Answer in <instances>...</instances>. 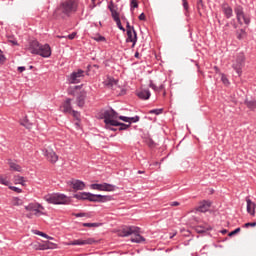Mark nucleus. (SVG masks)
Segmentation results:
<instances>
[{
    "instance_id": "4be33fe9",
    "label": "nucleus",
    "mask_w": 256,
    "mask_h": 256,
    "mask_svg": "<svg viewBox=\"0 0 256 256\" xmlns=\"http://www.w3.org/2000/svg\"><path fill=\"white\" fill-rule=\"evenodd\" d=\"M247 211L250 215H255V203L251 199L246 198Z\"/></svg>"
},
{
    "instance_id": "9b49d317",
    "label": "nucleus",
    "mask_w": 256,
    "mask_h": 256,
    "mask_svg": "<svg viewBox=\"0 0 256 256\" xmlns=\"http://www.w3.org/2000/svg\"><path fill=\"white\" fill-rule=\"evenodd\" d=\"M220 7L226 19H231V17H233V8L231 7V5H229V3L223 2Z\"/></svg>"
},
{
    "instance_id": "f3484780",
    "label": "nucleus",
    "mask_w": 256,
    "mask_h": 256,
    "mask_svg": "<svg viewBox=\"0 0 256 256\" xmlns=\"http://www.w3.org/2000/svg\"><path fill=\"white\" fill-rule=\"evenodd\" d=\"M211 208V201L209 200H204L200 202L197 211L200 213H207V211Z\"/></svg>"
},
{
    "instance_id": "6e6d98bb",
    "label": "nucleus",
    "mask_w": 256,
    "mask_h": 256,
    "mask_svg": "<svg viewBox=\"0 0 256 256\" xmlns=\"http://www.w3.org/2000/svg\"><path fill=\"white\" fill-rule=\"evenodd\" d=\"M118 119H120V121H124V123H129V117H127V116H119L118 115Z\"/></svg>"
},
{
    "instance_id": "ea45409f",
    "label": "nucleus",
    "mask_w": 256,
    "mask_h": 256,
    "mask_svg": "<svg viewBox=\"0 0 256 256\" xmlns=\"http://www.w3.org/2000/svg\"><path fill=\"white\" fill-rule=\"evenodd\" d=\"M71 113L76 121H81V113L75 110H72Z\"/></svg>"
},
{
    "instance_id": "bb28decb",
    "label": "nucleus",
    "mask_w": 256,
    "mask_h": 256,
    "mask_svg": "<svg viewBox=\"0 0 256 256\" xmlns=\"http://www.w3.org/2000/svg\"><path fill=\"white\" fill-rule=\"evenodd\" d=\"M8 165L12 171L21 172V166L11 160H9Z\"/></svg>"
},
{
    "instance_id": "412c9836",
    "label": "nucleus",
    "mask_w": 256,
    "mask_h": 256,
    "mask_svg": "<svg viewBox=\"0 0 256 256\" xmlns=\"http://www.w3.org/2000/svg\"><path fill=\"white\" fill-rule=\"evenodd\" d=\"M150 89H153L156 93H161V91H165V84H161L159 87L153 83V80H150L149 82Z\"/></svg>"
},
{
    "instance_id": "774afa93",
    "label": "nucleus",
    "mask_w": 256,
    "mask_h": 256,
    "mask_svg": "<svg viewBox=\"0 0 256 256\" xmlns=\"http://www.w3.org/2000/svg\"><path fill=\"white\" fill-rule=\"evenodd\" d=\"M134 57H135L136 59H139V52H135Z\"/></svg>"
},
{
    "instance_id": "dca6fc26",
    "label": "nucleus",
    "mask_w": 256,
    "mask_h": 256,
    "mask_svg": "<svg viewBox=\"0 0 256 256\" xmlns=\"http://www.w3.org/2000/svg\"><path fill=\"white\" fill-rule=\"evenodd\" d=\"M137 97L142 101H147L151 98V91L149 89H141L136 92Z\"/></svg>"
},
{
    "instance_id": "5701e85b",
    "label": "nucleus",
    "mask_w": 256,
    "mask_h": 256,
    "mask_svg": "<svg viewBox=\"0 0 256 256\" xmlns=\"http://www.w3.org/2000/svg\"><path fill=\"white\" fill-rule=\"evenodd\" d=\"M74 199H78L79 201H89V192H80L74 194Z\"/></svg>"
},
{
    "instance_id": "5fc2aeb1",
    "label": "nucleus",
    "mask_w": 256,
    "mask_h": 256,
    "mask_svg": "<svg viewBox=\"0 0 256 256\" xmlns=\"http://www.w3.org/2000/svg\"><path fill=\"white\" fill-rule=\"evenodd\" d=\"M244 227L247 229L249 227H256V222H248L244 224Z\"/></svg>"
},
{
    "instance_id": "2f4dec72",
    "label": "nucleus",
    "mask_w": 256,
    "mask_h": 256,
    "mask_svg": "<svg viewBox=\"0 0 256 256\" xmlns=\"http://www.w3.org/2000/svg\"><path fill=\"white\" fill-rule=\"evenodd\" d=\"M94 41H97V43L105 42L107 41V38L102 36L101 34H96L95 36L92 37Z\"/></svg>"
},
{
    "instance_id": "39448f33",
    "label": "nucleus",
    "mask_w": 256,
    "mask_h": 256,
    "mask_svg": "<svg viewBox=\"0 0 256 256\" xmlns=\"http://www.w3.org/2000/svg\"><path fill=\"white\" fill-rule=\"evenodd\" d=\"M243 67H245V54L243 52H239L234 56V60L232 62V69L236 71L238 77H241L243 74Z\"/></svg>"
},
{
    "instance_id": "f8f14e48",
    "label": "nucleus",
    "mask_w": 256,
    "mask_h": 256,
    "mask_svg": "<svg viewBox=\"0 0 256 256\" xmlns=\"http://www.w3.org/2000/svg\"><path fill=\"white\" fill-rule=\"evenodd\" d=\"M127 38L126 43H132V49L137 45V31L134 30H128L126 31Z\"/></svg>"
},
{
    "instance_id": "a211bd4d",
    "label": "nucleus",
    "mask_w": 256,
    "mask_h": 256,
    "mask_svg": "<svg viewBox=\"0 0 256 256\" xmlns=\"http://www.w3.org/2000/svg\"><path fill=\"white\" fill-rule=\"evenodd\" d=\"M93 243H95V240H93L92 238H88L86 240L83 239H78V240H74L72 242H70V245H93Z\"/></svg>"
},
{
    "instance_id": "7ed1b4c3",
    "label": "nucleus",
    "mask_w": 256,
    "mask_h": 256,
    "mask_svg": "<svg viewBox=\"0 0 256 256\" xmlns=\"http://www.w3.org/2000/svg\"><path fill=\"white\" fill-rule=\"evenodd\" d=\"M43 199L50 205H69V203H71V199L61 193L46 194Z\"/></svg>"
},
{
    "instance_id": "1a4fd4ad",
    "label": "nucleus",
    "mask_w": 256,
    "mask_h": 256,
    "mask_svg": "<svg viewBox=\"0 0 256 256\" xmlns=\"http://www.w3.org/2000/svg\"><path fill=\"white\" fill-rule=\"evenodd\" d=\"M90 187L95 191H108V192L115 191V189L117 188L115 185L109 184V183L91 184Z\"/></svg>"
},
{
    "instance_id": "f03ea898",
    "label": "nucleus",
    "mask_w": 256,
    "mask_h": 256,
    "mask_svg": "<svg viewBox=\"0 0 256 256\" xmlns=\"http://www.w3.org/2000/svg\"><path fill=\"white\" fill-rule=\"evenodd\" d=\"M141 228L137 226H126L122 228L119 232L120 237H129L130 235H134L131 238L132 243H143L145 238L141 236Z\"/></svg>"
},
{
    "instance_id": "bf43d9fd",
    "label": "nucleus",
    "mask_w": 256,
    "mask_h": 256,
    "mask_svg": "<svg viewBox=\"0 0 256 256\" xmlns=\"http://www.w3.org/2000/svg\"><path fill=\"white\" fill-rule=\"evenodd\" d=\"M113 7H115V4L113 3V0H111V1H110V4L108 5V9H109L110 12H111V10H112V11H115V10L113 9Z\"/></svg>"
},
{
    "instance_id": "864d4df0",
    "label": "nucleus",
    "mask_w": 256,
    "mask_h": 256,
    "mask_svg": "<svg viewBox=\"0 0 256 256\" xmlns=\"http://www.w3.org/2000/svg\"><path fill=\"white\" fill-rule=\"evenodd\" d=\"M135 30V27L131 26L129 21H126V31H133Z\"/></svg>"
},
{
    "instance_id": "052dcab7",
    "label": "nucleus",
    "mask_w": 256,
    "mask_h": 256,
    "mask_svg": "<svg viewBox=\"0 0 256 256\" xmlns=\"http://www.w3.org/2000/svg\"><path fill=\"white\" fill-rule=\"evenodd\" d=\"M201 7H203V0H198L197 1V9L199 11V9H201Z\"/></svg>"
},
{
    "instance_id": "6e6552de",
    "label": "nucleus",
    "mask_w": 256,
    "mask_h": 256,
    "mask_svg": "<svg viewBox=\"0 0 256 256\" xmlns=\"http://www.w3.org/2000/svg\"><path fill=\"white\" fill-rule=\"evenodd\" d=\"M42 155H44V157H46V159H47V161H49V163L55 164L57 161H59V156L51 148L42 149Z\"/></svg>"
},
{
    "instance_id": "3c124183",
    "label": "nucleus",
    "mask_w": 256,
    "mask_h": 256,
    "mask_svg": "<svg viewBox=\"0 0 256 256\" xmlns=\"http://www.w3.org/2000/svg\"><path fill=\"white\" fill-rule=\"evenodd\" d=\"M241 231V228H236L235 230L231 231L228 235L229 237H233V235H237Z\"/></svg>"
},
{
    "instance_id": "c9c22d12",
    "label": "nucleus",
    "mask_w": 256,
    "mask_h": 256,
    "mask_svg": "<svg viewBox=\"0 0 256 256\" xmlns=\"http://www.w3.org/2000/svg\"><path fill=\"white\" fill-rule=\"evenodd\" d=\"M141 117L139 116H134V117H129L128 125H131V123H139Z\"/></svg>"
},
{
    "instance_id": "423d86ee",
    "label": "nucleus",
    "mask_w": 256,
    "mask_h": 256,
    "mask_svg": "<svg viewBox=\"0 0 256 256\" xmlns=\"http://www.w3.org/2000/svg\"><path fill=\"white\" fill-rule=\"evenodd\" d=\"M102 118L104 119L105 126L115 125L118 121L117 119H119V113L110 108L103 111Z\"/></svg>"
},
{
    "instance_id": "e2e57ef3",
    "label": "nucleus",
    "mask_w": 256,
    "mask_h": 256,
    "mask_svg": "<svg viewBox=\"0 0 256 256\" xmlns=\"http://www.w3.org/2000/svg\"><path fill=\"white\" fill-rule=\"evenodd\" d=\"M171 207H179V202L174 201L170 203Z\"/></svg>"
},
{
    "instance_id": "cd10ccee",
    "label": "nucleus",
    "mask_w": 256,
    "mask_h": 256,
    "mask_svg": "<svg viewBox=\"0 0 256 256\" xmlns=\"http://www.w3.org/2000/svg\"><path fill=\"white\" fill-rule=\"evenodd\" d=\"M37 207H41V204L39 203H30L27 206H25L26 211H36Z\"/></svg>"
},
{
    "instance_id": "13d9d810",
    "label": "nucleus",
    "mask_w": 256,
    "mask_h": 256,
    "mask_svg": "<svg viewBox=\"0 0 256 256\" xmlns=\"http://www.w3.org/2000/svg\"><path fill=\"white\" fill-rule=\"evenodd\" d=\"M229 27H231V24L226 23L223 27V31L225 34L229 33Z\"/></svg>"
},
{
    "instance_id": "9d476101",
    "label": "nucleus",
    "mask_w": 256,
    "mask_h": 256,
    "mask_svg": "<svg viewBox=\"0 0 256 256\" xmlns=\"http://www.w3.org/2000/svg\"><path fill=\"white\" fill-rule=\"evenodd\" d=\"M36 55L48 58L51 55V46H49V44L40 45V47L38 48V53H36Z\"/></svg>"
},
{
    "instance_id": "4c0bfd02",
    "label": "nucleus",
    "mask_w": 256,
    "mask_h": 256,
    "mask_svg": "<svg viewBox=\"0 0 256 256\" xmlns=\"http://www.w3.org/2000/svg\"><path fill=\"white\" fill-rule=\"evenodd\" d=\"M36 235H39L40 237H44V239H49L50 241H53V237L45 234V232L37 231Z\"/></svg>"
},
{
    "instance_id": "7c9ffc66",
    "label": "nucleus",
    "mask_w": 256,
    "mask_h": 256,
    "mask_svg": "<svg viewBox=\"0 0 256 256\" xmlns=\"http://www.w3.org/2000/svg\"><path fill=\"white\" fill-rule=\"evenodd\" d=\"M182 5H183V9H184V14H185V17H189V2H187V0H182Z\"/></svg>"
},
{
    "instance_id": "0eeeda50",
    "label": "nucleus",
    "mask_w": 256,
    "mask_h": 256,
    "mask_svg": "<svg viewBox=\"0 0 256 256\" xmlns=\"http://www.w3.org/2000/svg\"><path fill=\"white\" fill-rule=\"evenodd\" d=\"M88 201H90L92 203H108V201H113V196L93 194V193L89 192Z\"/></svg>"
},
{
    "instance_id": "de8ad7c7",
    "label": "nucleus",
    "mask_w": 256,
    "mask_h": 256,
    "mask_svg": "<svg viewBox=\"0 0 256 256\" xmlns=\"http://www.w3.org/2000/svg\"><path fill=\"white\" fill-rule=\"evenodd\" d=\"M115 23L118 29H120V31H123V33H125L126 30H125V27H123V25L121 24V20H116Z\"/></svg>"
},
{
    "instance_id": "4d7b16f0",
    "label": "nucleus",
    "mask_w": 256,
    "mask_h": 256,
    "mask_svg": "<svg viewBox=\"0 0 256 256\" xmlns=\"http://www.w3.org/2000/svg\"><path fill=\"white\" fill-rule=\"evenodd\" d=\"M75 37H77V32H72L71 34H69L67 36V39H70V41H73V39H75Z\"/></svg>"
},
{
    "instance_id": "a878e982",
    "label": "nucleus",
    "mask_w": 256,
    "mask_h": 256,
    "mask_svg": "<svg viewBox=\"0 0 256 256\" xmlns=\"http://www.w3.org/2000/svg\"><path fill=\"white\" fill-rule=\"evenodd\" d=\"M236 35H237V39L241 41L245 39V36L247 35V31L245 30V28H241L240 30L236 31Z\"/></svg>"
},
{
    "instance_id": "2eb2a0df",
    "label": "nucleus",
    "mask_w": 256,
    "mask_h": 256,
    "mask_svg": "<svg viewBox=\"0 0 256 256\" xmlns=\"http://www.w3.org/2000/svg\"><path fill=\"white\" fill-rule=\"evenodd\" d=\"M68 185H71L74 191H83L85 189V182L81 180H71L68 182Z\"/></svg>"
},
{
    "instance_id": "a19ab883",
    "label": "nucleus",
    "mask_w": 256,
    "mask_h": 256,
    "mask_svg": "<svg viewBox=\"0 0 256 256\" xmlns=\"http://www.w3.org/2000/svg\"><path fill=\"white\" fill-rule=\"evenodd\" d=\"M82 227H101V223H83Z\"/></svg>"
},
{
    "instance_id": "69168bd1",
    "label": "nucleus",
    "mask_w": 256,
    "mask_h": 256,
    "mask_svg": "<svg viewBox=\"0 0 256 256\" xmlns=\"http://www.w3.org/2000/svg\"><path fill=\"white\" fill-rule=\"evenodd\" d=\"M76 217H85V213H76L74 214Z\"/></svg>"
},
{
    "instance_id": "aec40b11",
    "label": "nucleus",
    "mask_w": 256,
    "mask_h": 256,
    "mask_svg": "<svg viewBox=\"0 0 256 256\" xmlns=\"http://www.w3.org/2000/svg\"><path fill=\"white\" fill-rule=\"evenodd\" d=\"M213 227L209 224H203L196 226V232L198 233H207V231H212Z\"/></svg>"
},
{
    "instance_id": "0e129e2a",
    "label": "nucleus",
    "mask_w": 256,
    "mask_h": 256,
    "mask_svg": "<svg viewBox=\"0 0 256 256\" xmlns=\"http://www.w3.org/2000/svg\"><path fill=\"white\" fill-rule=\"evenodd\" d=\"M25 67L24 66H20V67H18V71H19V73H23V71H25Z\"/></svg>"
},
{
    "instance_id": "f704fd0d",
    "label": "nucleus",
    "mask_w": 256,
    "mask_h": 256,
    "mask_svg": "<svg viewBox=\"0 0 256 256\" xmlns=\"http://www.w3.org/2000/svg\"><path fill=\"white\" fill-rule=\"evenodd\" d=\"M110 13H111L112 19H114V21L121 20V18L119 17V12H117V10H112L111 9Z\"/></svg>"
},
{
    "instance_id": "ddd939ff",
    "label": "nucleus",
    "mask_w": 256,
    "mask_h": 256,
    "mask_svg": "<svg viewBox=\"0 0 256 256\" xmlns=\"http://www.w3.org/2000/svg\"><path fill=\"white\" fill-rule=\"evenodd\" d=\"M84 73H85V71H83V70H81V69H79V70L76 71V72H72V73L70 74V76H69V81H70V83H72V84H77V83H79V82H80L79 79H81V77L84 76Z\"/></svg>"
},
{
    "instance_id": "473e14b6",
    "label": "nucleus",
    "mask_w": 256,
    "mask_h": 256,
    "mask_svg": "<svg viewBox=\"0 0 256 256\" xmlns=\"http://www.w3.org/2000/svg\"><path fill=\"white\" fill-rule=\"evenodd\" d=\"M33 211H34V215L36 217H39V215H43V212L41 211H45V207H43V205L40 204V206H36V210H33Z\"/></svg>"
},
{
    "instance_id": "f257e3e1",
    "label": "nucleus",
    "mask_w": 256,
    "mask_h": 256,
    "mask_svg": "<svg viewBox=\"0 0 256 256\" xmlns=\"http://www.w3.org/2000/svg\"><path fill=\"white\" fill-rule=\"evenodd\" d=\"M79 9V2L77 0H66L60 3V5L54 11V17H71L73 13H77Z\"/></svg>"
},
{
    "instance_id": "c03bdc74",
    "label": "nucleus",
    "mask_w": 256,
    "mask_h": 256,
    "mask_svg": "<svg viewBox=\"0 0 256 256\" xmlns=\"http://www.w3.org/2000/svg\"><path fill=\"white\" fill-rule=\"evenodd\" d=\"M0 184L9 187L10 182L9 180H7V178H3V176H0Z\"/></svg>"
},
{
    "instance_id": "8fccbe9b",
    "label": "nucleus",
    "mask_w": 256,
    "mask_h": 256,
    "mask_svg": "<svg viewBox=\"0 0 256 256\" xmlns=\"http://www.w3.org/2000/svg\"><path fill=\"white\" fill-rule=\"evenodd\" d=\"M6 59L5 55H3V51L0 49V64L5 63Z\"/></svg>"
},
{
    "instance_id": "680f3d73",
    "label": "nucleus",
    "mask_w": 256,
    "mask_h": 256,
    "mask_svg": "<svg viewBox=\"0 0 256 256\" xmlns=\"http://www.w3.org/2000/svg\"><path fill=\"white\" fill-rule=\"evenodd\" d=\"M138 19H139L140 21H145V19H146L145 13H141V14L139 15Z\"/></svg>"
},
{
    "instance_id": "4468645a",
    "label": "nucleus",
    "mask_w": 256,
    "mask_h": 256,
    "mask_svg": "<svg viewBox=\"0 0 256 256\" xmlns=\"http://www.w3.org/2000/svg\"><path fill=\"white\" fill-rule=\"evenodd\" d=\"M39 47H41V44L37 40H32L29 42L27 50L32 53V55H37L39 53Z\"/></svg>"
},
{
    "instance_id": "b1692460",
    "label": "nucleus",
    "mask_w": 256,
    "mask_h": 256,
    "mask_svg": "<svg viewBox=\"0 0 256 256\" xmlns=\"http://www.w3.org/2000/svg\"><path fill=\"white\" fill-rule=\"evenodd\" d=\"M20 125H22V127H25L26 129H31V127H33V124L30 123L29 118H27V116L20 120Z\"/></svg>"
},
{
    "instance_id": "20e7f679",
    "label": "nucleus",
    "mask_w": 256,
    "mask_h": 256,
    "mask_svg": "<svg viewBox=\"0 0 256 256\" xmlns=\"http://www.w3.org/2000/svg\"><path fill=\"white\" fill-rule=\"evenodd\" d=\"M234 13L236 15V20L239 25H251V16L245 13V8L242 5L236 4L234 7Z\"/></svg>"
},
{
    "instance_id": "e433bc0d",
    "label": "nucleus",
    "mask_w": 256,
    "mask_h": 256,
    "mask_svg": "<svg viewBox=\"0 0 256 256\" xmlns=\"http://www.w3.org/2000/svg\"><path fill=\"white\" fill-rule=\"evenodd\" d=\"M161 113H163L162 108L152 109V110L149 111L150 115H161Z\"/></svg>"
},
{
    "instance_id": "09e8293b",
    "label": "nucleus",
    "mask_w": 256,
    "mask_h": 256,
    "mask_svg": "<svg viewBox=\"0 0 256 256\" xmlns=\"http://www.w3.org/2000/svg\"><path fill=\"white\" fill-rule=\"evenodd\" d=\"M9 189H11V191H15V193H22V189L19 187H15V186H9Z\"/></svg>"
},
{
    "instance_id": "79ce46f5",
    "label": "nucleus",
    "mask_w": 256,
    "mask_h": 256,
    "mask_svg": "<svg viewBox=\"0 0 256 256\" xmlns=\"http://www.w3.org/2000/svg\"><path fill=\"white\" fill-rule=\"evenodd\" d=\"M16 183H19L20 185H25V177L23 176H17L15 178Z\"/></svg>"
},
{
    "instance_id": "58836bf2",
    "label": "nucleus",
    "mask_w": 256,
    "mask_h": 256,
    "mask_svg": "<svg viewBox=\"0 0 256 256\" xmlns=\"http://www.w3.org/2000/svg\"><path fill=\"white\" fill-rule=\"evenodd\" d=\"M45 249H57V244L53 242H46L44 245Z\"/></svg>"
},
{
    "instance_id": "603ef678",
    "label": "nucleus",
    "mask_w": 256,
    "mask_h": 256,
    "mask_svg": "<svg viewBox=\"0 0 256 256\" xmlns=\"http://www.w3.org/2000/svg\"><path fill=\"white\" fill-rule=\"evenodd\" d=\"M108 87H113L114 85H117V80H115V79H110L109 81H108Z\"/></svg>"
},
{
    "instance_id": "a18cd8bd",
    "label": "nucleus",
    "mask_w": 256,
    "mask_h": 256,
    "mask_svg": "<svg viewBox=\"0 0 256 256\" xmlns=\"http://www.w3.org/2000/svg\"><path fill=\"white\" fill-rule=\"evenodd\" d=\"M118 125H106L105 129H107L108 131H119V128H117Z\"/></svg>"
},
{
    "instance_id": "c85d7f7f",
    "label": "nucleus",
    "mask_w": 256,
    "mask_h": 256,
    "mask_svg": "<svg viewBox=\"0 0 256 256\" xmlns=\"http://www.w3.org/2000/svg\"><path fill=\"white\" fill-rule=\"evenodd\" d=\"M245 105L248 107V109H251V111H255L256 109V100H246Z\"/></svg>"
},
{
    "instance_id": "49530a36",
    "label": "nucleus",
    "mask_w": 256,
    "mask_h": 256,
    "mask_svg": "<svg viewBox=\"0 0 256 256\" xmlns=\"http://www.w3.org/2000/svg\"><path fill=\"white\" fill-rule=\"evenodd\" d=\"M221 81L226 86H228L230 84L229 79L227 78V76L225 74L221 75Z\"/></svg>"
},
{
    "instance_id": "72a5a7b5",
    "label": "nucleus",
    "mask_w": 256,
    "mask_h": 256,
    "mask_svg": "<svg viewBox=\"0 0 256 256\" xmlns=\"http://www.w3.org/2000/svg\"><path fill=\"white\" fill-rule=\"evenodd\" d=\"M12 205H14V207H19V206L23 205V200H21V198L14 197L12 199Z\"/></svg>"
},
{
    "instance_id": "6ab92c4d",
    "label": "nucleus",
    "mask_w": 256,
    "mask_h": 256,
    "mask_svg": "<svg viewBox=\"0 0 256 256\" xmlns=\"http://www.w3.org/2000/svg\"><path fill=\"white\" fill-rule=\"evenodd\" d=\"M63 113H69L73 111V107L71 106V99L67 98L66 101L62 105Z\"/></svg>"
},
{
    "instance_id": "c756f323",
    "label": "nucleus",
    "mask_w": 256,
    "mask_h": 256,
    "mask_svg": "<svg viewBox=\"0 0 256 256\" xmlns=\"http://www.w3.org/2000/svg\"><path fill=\"white\" fill-rule=\"evenodd\" d=\"M76 101H77L78 107H83V106L85 105V95L80 94V95L77 97Z\"/></svg>"
},
{
    "instance_id": "338daca9",
    "label": "nucleus",
    "mask_w": 256,
    "mask_h": 256,
    "mask_svg": "<svg viewBox=\"0 0 256 256\" xmlns=\"http://www.w3.org/2000/svg\"><path fill=\"white\" fill-rule=\"evenodd\" d=\"M10 43H12V45H19V43L17 42V40H10Z\"/></svg>"
},
{
    "instance_id": "393cba45",
    "label": "nucleus",
    "mask_w": 256,
    "mask_h": 256,
    "mask_svg": "<svg viewBox=\"0 0 256 256\" xmlns=\"http://www.w3.org/2000/svg\"><path fill=\"white\" fill-rule=\"evenodd\" d=\"M118 125V131H127L131 124H125L123 122H119V120L114 124Z\"/></svg>"
},
{
    "instance_id": "37998d69",
    "label": "nucleus",
    "mask_w": 256,
    "mask_h": 256,
    "mask_svg": "<svg viewBox=\"0 0 256 256\" xmlns=\"http://www.w3.org/2000/svg\"><path fill=\"white\" fill-rule=\"evenodd\" d=\"M137 7H139V2H137V0H131L130 2L131 11H133V9H137Z\"/></svg>"
}]
</instances>
